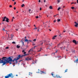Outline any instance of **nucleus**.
<instances>
[{"label":"nucleus","instance_id":"f3484780","mask_svg":"<svg viewBox=\"0 0 78 78\" xmlns=\"http://www.w3.org/2000/svg\"><path fill=\"white\" fill-rule=\"evenodd\" d=\"M57 37V36H54V37H52V39L53 40L55 39V37Z\"/></svg>","mask_w":78,"mask_h":78},{"label":"nucleus","instance_id":"9b49d317","mask_svg":"<svg viewBox=\"0 0 78 78\" xmlns=\"http://www.w3.org/2000/svg\"><path fill=\"white\" fill-rule=\"evenodd\" d=\"M74 62H76V63H78V58H77L76 60H75Z\"/></svg>","mask_w":78,"mask_h":78},{"label":"nucleus","instance_id":"bb28decb","mask_svg":"<svg viewBox=\"0 0 78 78\" xmlns=\"http://www.w3.org/2000/svg\"><path fill=\"white\" fill-rule=\"evenodd\" d=\"M71 9H74V7H71Z\"/></svg>","mask_w":78,"mask_h":78},{"label":"nucleus","instance_id":"6ab92c4d","mask_svg":"<svg viewBox=\"0 0 78 78\" xmlns=\"http://www.w3.org/2000/svg\"><path fill=\"white\" fill-rule=\"evenodd\" d=\"M49 8H50V9H52V6H51V5H50V6H49Z\"/></svg>","mask_w":78,"mask_h":78},{"label":"nucleus","instance_id":"e2e57ef3","mask_svg":"<svg viewBox=\"0 0 78 78\" xmlns=\"http://www.w3.org/2000/svg\"><path fill=\"white\" fill-rule=\"evenodd\" d=\"M76 2H74V4H76Z\"/></svg>","mask_w":78,"mask_h":78},{"label":"nucleus","instance_id":"a18cd8bd","mask_svg":"<svg viewBox=\"0 0 78 78\" xmlns=\"http://www.w3.org/2000/svg\"><path fill=\"white\" fill-rule=\"evenodd\" d=\"M24 50H23V51H22V52H24Z\"/></svg>","mask_w":78,"mask_h":78},{"label":"nucleus","instance_id":"a19ab883","mask_svg":"<svg viewBox=\"0 0 78 78\" xmlns=\"http://www.w3.org/2000/svg\"><path fill=\"white\" fill-rule=\"evenodd\" d=\"M35 28H34V29L36 30V29H37V28H36V27H35Z\"/></svg>","mask_w":78,"mask_h":78},{"label":"nucleus","instance_id":"de8ad7c7","mask_svg":"<svg viewBox=\"0 0 78 78\" xmlns=\"http://www.w3.org/2000/svg\"><path fill=\"white\" fill-rule=\"evenodd\" d=\"M24 0H22L23 2H24Z\"/></svg>","mask_w":78,"mask_h":78},{"label":"nucleus","instance_id":"5701e85b","mask_svg":"<svg viewBox=\"0 0 78 78\" xmlns=\"http://www.w3.org/2000/svg\"><path fill=\"white\" fill-rule=\"evenodd\" d=\"M57 1H58V3H60V0H58Z\"/></svg>","mask_w":78,"mask_h":78},{"label":"nucleus","instance_id":"a211bd4d","mask_svg":"<svg viewBox=\"0 0 78 78\" xmlns=\"http://www.w3.org/2000/svg\"><path fill=\"white\" fill-rule=\"evenodd\" d=\"M39 43L40 44V45H42V44H43V42L42 41H40V42Z\"/></svg>","mask_w":78,"mask_h":78},{"label":"nucleus","instance_id":"a878e982","mask_svg":"<svg viewBox=\"0 0 78 78\" xmlns=\"http://www.w3.org/2000/svg\"><path fill=\"white\" fill-rule=\"evenodd\" d=\"M61 7H58V11H59L60 9H61Z\"/></svg>","mask_w":78,"mask_h":78},{"label":"nucleus","instance_id":"4be33fe9","mask_svg":"<svg viewBox=\"0 0 78 78\" xmlns=\"http://www.w3.org/2000/svg\"><path fill=\"white\" fill-rule=\"evenodd\" d=\"M32 73H31L30 72H29V75H32Z\"/></svg>","mask_w":78,"mask_h":78},{"label":"nucleus","instance_id":"e433bc0d","mask_svg":"<svg viewBox=\"0 0 78 78\" xmlns=\"http://www.w3.org/2000/svg\"><path fill=\"white\" fill-rule=\"evenodd\" d=\"M12 44H16V42H12Z\"/></svg>","mask_w":78,"mask_h":78},{"label":"nucleus","instance_id":"c85d7f7f","mask_svg":"<svg viewBox=\"0 0 78 78\" xmlns=\"http://www.w3.org/2000/svg\"><path fill=\"white\" fill-rule=\"evenodd\" d=\"M61 21L60 19H58V22H60Z\"/></svg>","mask_w":78,"mask_h":78},{"label":"nucleus","instance_id":"4468645a","mask_svg":"<svg viewBox=\"0 0 78 78\" xmlns=\"http://www.w3.org/2000/svg\"><path fill=\"white\" fill-rule=\"evenodd\" d=\"M56 77H57V78H61L62 76H59V75H56Z\"/></svg>","mask_w":78,"mask_h":78},{"label":"nucleus","instance_id":"37998d69","mask_svg":"<svg viewBox=\"0 0 78 78\" xmlns=\"http://www.w3.org/2000/svg\"><path fill=\"white\" fill-rule=\"evenodd\" d=\"M77 3H78V0H76Z\"/></svg>","mask_w":78,"mask_h":78},{"label":"nucleus","instance_id":"69168bd1","mask_svg":"<svg viewBox=\"0 0 78 78\" xmlns=\"http://www.w3.org/2000/svg\"><path fill=\"white\" fill-rule=\"evenodd\" d=\"M60 45V44H58V45Z\"/></svg>","mask_w":78,"mask_h":78},{"label":"nucleus","instance_id":"680f3d73","mask_svg":"<svg viewBox=\"0 0 78 78\" xmlns=\"http://www.w3.org/2000/svg\"><path fill=\"white\" fill-rule=\"evenodd\" d=\"M63 32H64V33H65V32H66V31H63Z\"/></svg>","mask_w":78,"mask_h":78},{"label":"nucleus","instance_id":"f8f14e48","mask_svg":"<svg viewBox=\"0 0 78 78\" xmlns=\"http://www.w3.org/2000/svg\"><path fill=\"white\" fill-rule=\"evenodd\" d=\"M73 43H74V44H77L76 41H75V40H73Z\"/></svg>","mask_w":78,"mask_h":78},{"label":"nucleus","instance_id":"dca6fc26","mask_svg":"<svg viewBox=\"0 0 78 78\" xmlns=\"http://www.w3.org/2000/svg\"><path fill=\"white\" fill-rule=\"evenodd\" d=\"M29 41L28 39H26L25 40V42H27V43H28V42H29Z\"/></svg>","mask_w":78,"mask_h":78},{"label":"nucleus","instance_id":"8fccbe9b","mask_svg":"<svg viewBox=\"0 0 78 78\" xmlns=\"http://www.w3.org/2000/svg\"><path fill=\"white\" fill-rule=\"evenodd\" d=\"M34 26L35 27H36V25H34Z\"/></svg>","mask_w":78,"mask_h":78},{"label":"nucleus","instance_id":"49530a36","mask_svg":"<svg viewBox=\"0 0 78 78\" xmlns=\"http://www.w3.org/2000/svg\"><path fill=\"white\" fill-rule=\"evenodd\" d=\"M30 42H29V41L28 42H27V44H29Z\"/></svg>","mask_w":78,"mask_h":78},{"label":"nucleus","instance_id":"473e14b6","mask_svg":"<svg viewBox=\"0 0 78 78\" xmlns=\"http://www.w3.org/2000/svg\"><path fill=\"white\" fill-rule=\"evenodd\" d=\"M36 41V39H34V40H33V41Z\"/></svg>","mask_w":78,"mask_h":78},{"label":"nucleus","instance_id":"ddd939ff","mask_svg":"<svg viewBox=\"0 0 78 78\" xmlns=\"http://www.w3.org/2000/svg\"><path fill=\"white\" fill-rule=\"evenodd\" d=\"M41 74L44 73V74H45L46 73L45 72H44L43 71H41Z\"/></svg>","mask_w":78,"mask_h":78},{"label":"nucleus","instance_id":"b1692460","mask_svg":"<svg viewBox=\"0 0 78 78\" xmlns=\"http://www.w3.org/2000/svg\"><path fill=\"white\" fill-rule=\"evenodd\" d=\"M5 49H9V47H5Z\"/></svg>","mask_w":78,"mask_h":78},{"label":"nucleus","instance_id":"72a5a7b5","mask_svg":"<svg viewBox=\"0 0 78 78\" xmlns=\"http://www.w3.org/2000/svg\"><path fill=\"white\" fill-rule=\"evenodd\" d=\"M16 2H14V5H16Z\"/></svg>","mask_w":78,"mask_h":78},{"label":"nucleus","instance_id":"7ed1b4c3","mask_svg":"<svg viewBox=\"0 0 78 78\" xmlns=\"http://www.w3.org/2000/svg\"><path fill=\"white\" fill-rule=\"evenodd\" d=\"M9 76L10 77H11L12 76V78L14 77V76H13L12 73H10V74H9L8 75H7V76H5V78H9Z\"/></svg>","mask_w":78,"mask_h":78},{"label":"nucleus","instance_id":"c03bdc74","mask_svg":"<svg viewBox=\"0 0 78 78\" xmlns=\"http://www.w3.org/2000/svg\"><path fill=\"white\" fill-rule=\"evenodd\" d=\"M45 1H46V0H44V3H45Z\"/></svg>","mask_w":78,"mask_h":78},{"label":"nucleus","instance_id":"412c9836","mask_svg":"<svg viewBox=\"0 0 78 78\" xmlns=\"http://www.w3.org/2000/svg\"><path fill=\"white\" fill-rule=\"evenodd\" d=\"M14 35L13 34H11V38L12 39Z\"/></svg>","mask_w":78,"mask_h":78},{"label":"nucleus","instance_id":"774afa93","mask_svg":"<svg viewBox=\"0 0 78 78\" xmlns=\"http://www.w3.org/2000/svg\"><path fill=\"white\" fill-rule=\"evenodd\" d=\"M16 76H18V75H16Z\"/></svg>","mask_w":78,"mask_h":78},{"label":"nucleus","instance_id":"79ce46f5","mask_svg":"<svg viewBox=\"0 0 78 78\" xmlns=\"http://www.w3.org/2000/svg\"><path fill=\"white\" fill-rule=\"evenodd\" d=\"M2 30H3V31H5V29L4 28H3L2 29Z\"/></svg>","mask_w":78,"mask_h":78},{"label":"nucleus","instance_id":"20e7f679","mask_svg":"<svg viewBox=\"0 0 78 78\" xmlns=\"http://www.w3.org/2000/svg\"><path fill=\"white\" fill-rule=\"evenodd\" d=\"M6 19V20H5V22H6L7 23L9 22V19L7 17H4V19L2 20V21L3 22H5V19Z\"/></svg>","mask_w":78,"mask_h":78},{"label":"nucleus","instance_id":"338daca9","mask_svg":"<svg viewBox=\"0 0 78 78\" xmlns=\"http://www.w3.org/2000/svg\"><path fill=\"white\" fill-rule=\"evenodd\" d=\"M13 1H14L15 0H12Z\"/></svg>","mask_w":78,"mask_h":78},{"label":"nucleus","instance_id":"864d4df0","mask_svg":"<svg viewBox=\"0 0 78 78\" xmlns=\"http://www.w3.org/2000/svg\"><path fill=\"white\" fill-rule=\"evenodd\" d=\"M41 51V50H39V51Z\"/></svg>","mask_w":78,"mask_h":78},{"label":"nucleus","instance_id":"4d7b16f0","mask_svg":"<svg viewBox=\"0 0 78 78\" xmlns=\"http://www.w3.org/2000/svg\"><path fill=\"white\" fill-rule=\"evenodd\" d=\"M57 51H56V52H55V53H57Z\"/></svg>","mask_w":78,"mask_h":78},{"label":"nucleus","instance_id":"393cba45","mask_svg":"<svg viewBox=\"0 0 78 78\" xmlns=\"http://www.w3.org/2000/svg\"><path fill=\"white\" fill-rule=\"evenodd\" d=\"M51 75L54 76V77H55V76L54 75V74H53V73H51Z\"/></svg>","mask_w":78,"mask_h":78},{"label":"nucleus","instance_id":"0e129e2a","mask_svg":"<svg viewBox=\"0 0 78 78\" xmlns=\"http://www.w3.org/2000/svg\"><path fill=\"white\" fill-rule=\"evenodd\" d=\"M49 31H51V30H49Z\"/></svg>","mask_w":78,"mask_h":78},{"label":"nucleus","instance_id":"1a4fd4ad","mask_svg":"<svg viewBox=\"0 0 78 78\" xmlns=\"http://www.w3.org/2000/svg\"><path fill=\"white\" fill-rule=\"evenodd\" d=\"M74 23L75 24V27H77L78 26V23H77V22H75Z\"/></svg>","mask_w":78,"mask_h":78},{"label":"nucleus","instance_id":"58836bf2","mask_svg":"<svg viewBox=\"0 0 78 78\" xmlns=\"http://www.w3.org/2000/svg\"><path fill=\"white\" fill-rule=\"evenodd\" d=\"M14 10H16V7H14Z\"/></svg>","mask_w":78,"mask_h":78},{"label":"nucleus","instance_id":"6e6d98bb","mask_svg":"<svg viewBox=\"0 0 78 78\" xmlns=\"http://www.w3.org/2000/svg\"><path fill=\"white\" fill-rule=\"evenodd\" d=\"M65 48H65V47H64L63 49H65Z\"/></svg>","mask_w":78,"mask_h":78},{"label":"nucleus","instance_id":"bf43d9fd","mask_svg":"<svg viewBox=\"0 0 78 78\" xmlns=\"http://www.w3.org/2000/svg\"><path fill=\"white\" fill-rule=\"evenodd\" d=\"M29 41H30V42H31L32 41H30V40H29Z\"/></svg>","mask_w":78,"mask_h":78},{"label":"nucleus","instance_id":"f704fd0d","mask_svg":"<svg viewBox=\"0 0 78 78\" xmlns=\"http://www.w3.org/2000/svg\"><path fill=\"white\" fill-rule=\"evenodd\" d=\"M54 23H55V22H56V20H54L53 21Z\"/></svg>","mask_w":78,"mask_h":78},{"label":"nucleus","instance_id":"f03ea898","mask_svg":"<svg viewBox=\"0 0 78 78\" xmlns=\"http://www.w3.org/2000/svg\"><path fill=\"white\" fill-rule=\"evenodd\" d=\"M2 59V60H1V59L0 58V63H3V65L6 64V61L5 59V57H3Z\"/></svg>","mask_w":78,"mask_h":78},{"label":"nucleus","instance_id":"3c124183","mask_svg":"<svg viewBox=\"0 0 78 78\" xmlns=\"http://www.w3.org/2000/svg\"><path fill=\"white\" fill-rule=\"evenodd\" d=\"M37 31H38V32L39 31V29H38Z\"/></svg>","mask_w":78,"mask_h":78},{"label":"nucleus","instance_id":"2eb2a0df","mask_svg":"<svg viewBox=\"0 0 78 78\" xmlns=\"http://www.w3.org/2000/svg\"><path fill=\"white\" fill-rule=\"evenodd\" d=\"M16 47L17 48H20V46L17 45H16Z\"/></svg>","mask_w":78,"mask_h":78},{"label":"nucleus","instance_id":"7c9ffc66","mask_svg":"<svg viewBox=\"0 0 78 78\" xmlns=\"http://www.w3.org/2000/svg\"><path fill=\"white\" fill-rule=\"evenodd\" d=\"M21 42L23 43V45H24V42L23 41H22Z\"/></svg>","mask_w":78,"mask_h":78},{"label":"nucleus","instance_id":"c9c22d12","mask_svg":"<svg viewBox=\"0 0 78 78\" xmlns=\"http://www.w3.org/2000/svg\"><path fill=\"white\" fill-rule=\"evenodd\" d=\"M41 9H42V8H41V7H40V11H41Z\"/></svg>","mask_w":78,"mask_h":78},{"label":"nucleus","instance_id":"13d9d810","mask_svg":"<svg viewBox=\"0 0 78 78\" xmlns=\"http://www.w3.org/2000/svg\"><path fill=\"white\" fill-rule=\"evenodd\" d=\"M12 18H13V19H15V17H13Z\"/></svg>","mask_w":78,"mask_h":78},{"label":"nucleus","instance_id":"2f4dec72","mask_svg":"<svg viewBox=\"0 0 78 78\" xmlns=\"http://www.w3.org/2000/svg\"><path fill=\"white\" fill-rule=\"evenodd\" d=\"M31 11V9H29V12H30Z\"/></svg>","mask_w":78,"mask_h":78},{"label":"nucleus","instance_id":"052dcab7","mask_svg":"<svg viewBox=\"0 0 78 78\" xmlns=\"http://www.w3.org/2000/svg\"><path fill=\"white\" fill-rule=\"evenodd\" d=\"M73 3H74V2H72L71 3V4H73Z\"/></svg>","mask_w":78,"mask_h":78},{"label":"nucleus","instance_id":"0eeeda50","mask_svg":"<svg viewBox=\"0 0 78 78\" xmlns=\"http://www.w3.org/2000/svg\"><path fill=\"white\" fill-rule=\"evenodd\" d=\"M26 52L25 51V50H24V52L23 53V54H24V55H22V56H21V57H23V56H25L27 55H26Z\"/></svg>","mask_w":78,"mask_h":78},{"label":"nucleus","instance_id":"9d476101","mask_svg":"<svg viewBox=\"0 0 78 78\" xmlns=\"http://www.w3.org/2000/svg\"><path fill=\"white\" fill-rule=\"evenodd\" d=\"M33 48H31L28 51V53H30L31 52V51H33Z\"/></svg>","mask_w":78,"mask_h":78},{"label":"nucleus","instance_id":"ea45409f","mask_svg":"<svg viewBox=\"0 0 78 78\" xmlns=\"http://www.w3.org/2000/svg\"><path fill=\"white\" fill-rule=\"evenodd\" d=\"M38 2H39V3H40V2H41V0H39Z\"/></svg>","mask_w":78,"mask_h":78},{"label":"nucleus","instance_id":"c756f323","mask_svg":"<svg viewBox=\"0 0 78 78\" xmlns=\"http://www.w3.org/2000/svg\"><path fill=\"white\" fill-rule=\"evenodd\" d=\"M67 71H68V69H66L65 72H67Z\"/></svg>","mask_w":78,"mask_h":78},{"label":"nucleus","instance_id":"4c0bfd02","mask_svg":"<svg viewBox=\"0 0 78 78\" xmlns=\"http://www.w3.org/2000/svg\"><path fill=\"white\" fill-rule=\"evenodd\" d=\"M36 17V19H38V18H39V17H38V16H37Z\"/></svg>","mask_w":78,"mask_h":78},{"label":"nucleus","instance_id":"603ef678","mask_svg":"<svg viewBox=\"0 0 78 78\" xmlns=\"http://www.w3.org/2000/svg\"><path fill=\"white\" fill-rule=\"evenodd\" d=\"M28 26L29 27H30V25H28Z\"/></svg>","mask_w":78,"mask_h":78},{"label":"nucleus","instance_id":"aec40b11","mask_svg":"<svg viewBox=\"0 0 78 78\" xmlns=\"http://www.w3.org/2000/svg\"><path fill=\"white\" fill-rule=\"evenodd\" d=\"M23 6H25V5L24 4H23L22 5H21V7H23Z\"/></svg>","mask_w":78,"mask_h":78},{"label":"nucleus","instance_id":"6e6552de","mask_svg":"<svg viewBox=\"0 0 78 78\" xmlns=\"http://www.w3.org/2000/svg\"><path fill=\"white\" fill-rule=\"evenodd\" d=\"M29 60H31V58H29L28 57H27V58H26V61H29Z\"/></svg>","mask_w":78,"mask_h":78},{"label":"nucleus","instance_id":"39448f33","mask_svg":"<svg viewBox=\"0 0 78 78\" xmlns=\"http://www.w3.org/2000/svg\"><path fill=\"white\" fill-rule=\"evenodd\" d=\"M21 57V55H19L18 56V57L17 58H15L14 59V61H17V60H18Z\"/></svg>","mask_w":78,"mask_h":78},{"label":"nucleus","instance_id":"cd10ccee","mask_svg":"<svg viewBox=\"0 0 78 78\" xmlns=\"http://www.w3.org/2000/svg\"><path fill=\"white\" fill-rule=\"evenodd\" d=\"M9 8H12V5H9Z\"/></svg>","mask_w":78,"mask_h":78},{"label":"nucleus","instance_id":"09e8293b","mask_svg":"<svg viewBox=\"0 0 78 78\" xmlns=\"http://www.w3.org/2000/svg\"><path fill=\"white\" fill-rule=\"evenodd\" d=\"M26 47H27V48L29 47H28V45H27L26 46Z\"/></svg>","mask_w":78,"mask_h":78},{"label":"nucleus","instance_id":"5fc2aeb1","mask_svg":"<svg viewBox=\"0 0 78 78\" xmlns=\"http://www.w3.org/2000/svg\"><path fill=\"white\" fill-rule=\"evenodd\" d=\"M65 6H63V8H65Z\"/></svg>","mask_w":78,"mask_h":78},{"label":"nucleus","instance_id":"f257e3e1","mask_svg":"<svg viewBox=\"0 0 78 78\" xmlns=\"http://www.w3.org/2000/svg\"><path fill=\"white\" fill-rule=\"evenodd\" d=\"M5 59L6 60V62H5V64L7 63L8 62H9L10 61V62H12L13 61V62H14V59L12 60V58H11V57H9L8 58H7L6 57H5Z\"/></svg>","mask_w":78,"mask_h":78},{"label":"nucleus","instance_id":"423d86ee","mask_svg":"<svg viewBox=\"0 0 78 78\" xmlns=\"http://www.w3.org/2000/svg\"><path fill=\"white\" fill-rule=\"evenodd\" d=\"M52 44H48L47 45V46H48V47H47V49H49L50 47H52L51 45Z\"/></svg>","mask_w":78,"mask_h":78}]
</instances>
